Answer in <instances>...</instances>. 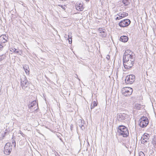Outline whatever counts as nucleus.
Returning <instances> with one entry per match:
<instances>
[{"mask_svg":"<svg viewBox=\"0 0 156 156\" xmlns=\"http://www.w3.org/2000/svg\"><path fill=\"white\" fill-rule=\"evenodd\" d=\"M8 37L5 35H2L0 36V43H5L7 41Z\"/></svg>","mask_w":156,"mask_h":156,"instance_id":"12","label":"nucleus"},{"mask_svg":"<svg viewBox=\"0 0 156 156\" xmlns=\"http://www.w3.org/2000/svg\"><path fill=\"white\" fill-rule=\"evenodd\" d=\"M36 102L35 101H34L32 102L31 104L30 105L29 107L30 109H31V108L33 106L36 105Z\"/></svg>","mask_w":156,"mask_h":156,"instance_id":"17","label":"nucleus"},{"mask_svg":"<svg viewBox=\"0 0 156 156\" xmlns=\"http://www.w3.org/2000/svg\"><path fill=\"white\" fill-rule=\"evenodd\" d=\"M12 145L10 143H7L4 148V154L6 155H9L11 153L12 151Z\"/></svg>","mask_w":156,"mask_h":156,"instance_id":"5","label":"nucleus"},{"mask_svg":"<svg viewBox=\"0 0 156 156\" xmlns=\"http://www.w3.org/2000/svg\"><path fill=\"white\" fill-rule=\"evenodd\" d=\"M138 105L140 106V105L139 104Z\"/></svg>","mask_w":156,"mask_h":156,"instance_id":"28","label":"nucleus"},{"mask_svg":"<svg viewBox=\"0 0 156 156\" xmlns=\"http://www.w3.org/2000/svg\"><path fill=\"white\" fill-rule=\"evenodd\" d=\"M71 43H70V40H69V43H70V44H71V43H72V40H71Z\"/></svg>","mask_w":156,"mask_h":156,"instance_id":"26","label":"nucleus"},{"mask_svg":"<svg viewBox=\"0 0 156 156\" xmlns=\"http://www.w3.org/2000/svg\"><path fill=\"white\" fill-rule=\"evenodd\" d=\"M117 132L119 135L126 137L129 136V132L127 127L123 125H120L118 127Z\"/></svg>","mask_w":156,"mask_h":156,"instance_id":"2","label":"nucleus"},{"mask_svg":"<svg viewBox=\"0 0 156 156\" xmlns=\"http://www.w3.org/2000/svg\"><path fill=\"white\" fill-rule=\"evenodd\" d=\"M134 55L133 52L129 50L125 51L123 56V64L126 69H130L133 66L135 63Z\"/></svg>","mask_w":156,"mask_h":156,"instance_id":"1","label":"nucleus"},{"mask_svg":"<svg viewBox=\"0 0 156 156\" xmlns=\"http://www.w3.org/2000/svg\"><path fill=\"white\" fill-rule=\"evenodd\" d=\"M128 2V0H122V2L125 5H127V2Z\"/></svg>","mask_w":156,"mask_h":156,"instance_id":"21","label":"nucleus"},{"mask_svg":"<svg viewBox=\"0 0 156 156\" xmlns=\"http://www.w3.org/2000/svg\"><path fill=\"white\" fill-rule=\"evenodd\" d=\"M152 142L153 144H156V135L155 136H154L153 138V139Z\"/></svg>","mask_w":156,"mask_h":156,"instance_id":"18","label":"nucleus"},{"mask_svg":"<svg viewBox=\"0 0 156 156\" xmlns=\"http://www.w3.org/2000/svg\"><path fill=\"white\" fill-rule=\"evenodd\" d=\"M25 72L27 74L29 75L30 73L29 69L27 66H25L23 67Z\"/></svg>","mask_w":156,"mask_h":156,"instance_id":"16","label":"nucleus"},{"mask_svg":"<svg viewBox=\"0 0 156 156\" xmlns=\"http://www.w3.org/2000/svg\"><path fill=\"white\" fill-rule=\"evenodd\" d=\"M133 89L130 87H126L123 88L122 90V94L126 96L131 95L133 92Z\"/></svg>","mask_w":156,"mask_h":156,"instance_id":"4","label":"nucleus"},{"mask_svg":"<svg viewBox=\"0 0 156 156\" xmlns=\"http://www.w3.org/2000/svg\"><path fill=\"white\" fill-rule=\"evenodd\" d=\"M128 16V13L125 12H123L122 13H119L115 15V19L116 20H119L126 17Z\"/></svg>","mask_w":156,"mask_h":156,"instance_id":"8","label":"nucleus"},{"mask_svg":"<svg viewBox=\"0 0 156 156\" xmlns=\"http://www.w3.org/2000/svg\"><path fill=\"white\" fill-rule=\"evenodd\" d=\"M101 28H99V29H98V30H100H100H101Z\"/></svg>","mask_w":156,"mask_h":156,"instance_id":"25","label":"nucleus"},{"mask_svg":"<svg viewBox=\"0 0 156 156\" xmlns=\"http://www.w3.org/2000/svg\"><path fill=\"white\" fill-rule=\"evenodd\" d=\"M4 59L3 55H0V62L2 61Z\"/></svg>","mask_w":156,"mask_h":156,"instance_id":"23","label":"nucleus"},{"mask_svg":"<svg viewBox=\"0 0 156 156\" xmlns=\"http://www.w3.org/2000/svg\"><path fill=\"white\" fill-rule=\"evenodd\" d=\"M75 7L76 9L79 11H82L84 9L83 3L81 2L76 3Z\"/></svg>","mask_w":156,"mask_h":156,"instance_id":"9","label":"nucleus"},{"mask_svg":"<svg viewBox=\"0 0 156 156\" xmlns=\"http://www.w3.org/2000/svg\"><path fill=\"white\" fill-rule=\"evenodd\" d=\"M100 33L101 34V35L102 37H105V32L104 31H102L100 32Z\"/></svg>","mask_w":156,"mask_h":156,"instance_id":"19","label":"nucleus"},{"mask_svg":"<svg viewBox=\"0 0 156 156\" xmlns=\"http://www.w3.org/2000/svg\"><path fill=\"white\" fill-rule=\"evenodd\" d=\"M128 37L126 36H122L120 37V40L123 42H126L128 41Z\"/></svg>","mask_w":156,"mask_h":156,"instance_id":"13","label":"nucleus"},{"mask_svg":"<svg viewBox=\"0 0 156 156\" xmlns=\"http://www.w3.org/2000/svg\"><path fill=\"white\" fill-rule=\"evenodd\" d=\"M58 6H60L64 10H65L66 8V5H58Z\"/></svg>","mask_w":156,"mask_h":156,"instance_id":"20","label":"nucleus"},{"mask_svg":"<svg viewBox=\"0 0 156 156\" xmlns=\"http://www.w3.org/2000/svg\"><path fill=\"white\" fill-rule=\"evenodd\" d=\"M135 76L132 74L127 75L125 79V82L127 84H132L135 80Z\"/></svg>","mask_w":156,"mask_h":156,"instance_id":"6","label":"nucleus"},{"mask_svg":"<svg viewBox=\"0 0 156 156\" xmlns=\"http://www.w3.org/2000/svg\"><path fill=\"white\" fill-rule=\"evenodd\" d=\"M86 1L88 2L90 0H85Z\"/></svg>","mask_w":156,"mask_h":156,"instance_id":"27","label":"nucleus"},{"mask_svg":"<svg viewBox=\"0 0 156 156\" xmlns=\"http://www.w3.org/2000/svg\"><path fill=\"white\" fill-rule=\"evenodd\" d=\"M3 48V45L2 44L0 43V51L2 50Z\"/></svg>","mask_w":156,"mask_h":156,"instance_id":"24","label":"nucleus"},{"mask_svg":"<svg viewBox=\"0 0 156 156\" xmlns=\"http://www.w3.org/2000/svg\"><path fill=\"white\" fill-rule=\"evenodd\" d=\"M131 23L128 19L122 20L119 23V25L121 27H124L128 26Z\"/></svg>","mask_w":156,"mask_h":156,"instance_id":"7","label":"nucleus"},{"mask_svg":"<svg viewBox=\"0 0 156 156\" xmlns=\"http://www.w3.org/2000/svg\"><path fill=\"white\" fill-rule=\"evenodd\" d=\"M128 115L125 114H118L117 118L119 121L122 122L125 120L128 117Z\"/></svg>","mask_w":156,"mask_h":156,"instance_id":"10","label":"nucleus"},{"mask_svg":"<svg viewBox=\"0 0 156 156\" xmlns=\"http://www.w3.org/2000/svg\"><path fill=\"white\" fill-rule=\"evenodd\" d=\"M149 135L147 133H144L142 137V142L144 144V143L147 142L149 140Z\"/></svg>","mask_w":156,"mask_h":156,"instance_id":"11","label":"nucleus"},{"mask_svg":"<svg viewBox=\"0 0 156 156\" xmlns=\"http://www.w3.org/2000/svg\"><path fill=\"white\" fill-rule=\"evenodd\" d=\"M149 123L147 118L145 116H143L139 119V125L142 128L146 127Z\"/></svg>","mask_w":156,"mask_h":156,"instance_id":"3","label":"nucleus"},{"mask_svg":"<svg viewBox=\"0 0 156 156\" xmlns=\"http://www.w3.org/2000/svg\"><path fill=\"white\" fill-rule=\"evenodd\" d=\"M139 156H145V154L142 151H140L139 153Z\"/></svg>","mask_w":156,"mask_h":156,"instance_id":"22","label":"nucleus"},{"mask_svg":"<svg viewBox=\"0 0 156 156\" xmlns=\"http://www.w3.org/2000/svg\"><path fill=\"white\" fill-rule=\"evenodd\" d=\"M21 85L23 88H25L28 85V82L26 80L22 81L21 82Z\"/></svg>","mask_w":156,"mask_h":156,"instance_id":"14","label":"nucleus"},{"mask_svg":"<svg viewBox=\"0 0 156 156\" xmlns=\"http://www.w3.org/2000/svg\"><path fill=\"white\" fill-rule=\"evenodd\" d=\"M98 102L97 101H94L91 104L90 106V108L91 109L94 108V107L97 106Z\"/></svg>","mask_w":156,"mask_h":156,"instance_id":"15","label":"nucleus"}]
</instances>
